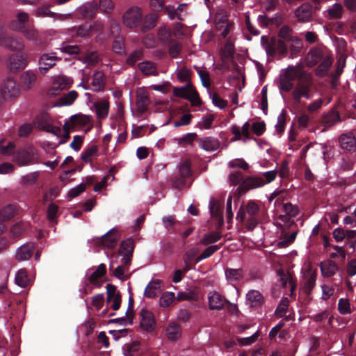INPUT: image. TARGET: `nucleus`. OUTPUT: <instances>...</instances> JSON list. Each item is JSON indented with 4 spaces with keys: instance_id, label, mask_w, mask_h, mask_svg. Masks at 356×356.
I'll return each instance as SVG.
<instances>
[{
    "instance_id": "1",
    "label": "nucleus",
    "mask_w": 356,
    "mask_h": 356,
    "mask_svg": "<svg viewBox=\"0 0 356 356\" xmlns=\"http://www.w3.org/2000/svg\"><path fill=\"white\" fill-rule=\"evenodd\" d=\"M313 84L312 75L302 71L291 90V96L293 100L297 103H300L302 98L307 100L310 99L312 97Z\"/></svg>"
},
{
    "instance_id": "2",
    "label": "nucleus",
    "mask_w": 356,
    "mask_h": 356,
    "mask_svg": "<svg viewBox=\"0 0 356 356\" xmlns=\"http://www.w3.org/2000/svg\"><path fill=\"white\" fill-rule=\"evenodd\" d=\"M302 72L298 66H289L284 70H282L280 74L277 83L280 91H291L294 86L293 81L299 78V75Z\"/></svg>"
},
{
    "instance_id": "3",
    "label": "nucleus",
    "mask_w": 356,
    "mask_h": 356,
    "mask_svg": "<svg viewBox=\"0 0 356 356\" xmlns=\"http://www.w3.org/2000/svg\"><path fill=\"white\" fill-rule=\"evenodd\" d=\"M261 41L263 42V47L268 55L271 56L276 55L282 56L287 51V46L281 40L274 38L268 40L264 36H262Z\"/></svg>"
},
{
    "instance_id": "4",
    "label": "nucleus",
    "mask_w": 356,
    "mask_h": 356,
    "mask_svg": "<svg viewBox=\"0 0 356 356\" xmlns=\"http://www.w3.org/2000/svg\"><path fill=\"white\" fill-rule=\"evenodd\" d=\"M143 19V14L141 9L137 6L129 8L123 15V24L129 28L138 26Z\"/></svg>"
},
{
    "instance_id": "5",
    "label": "nucleus",
    "mask_w": 356,
    "mask_h": 356,
    "mask_svg": "<svg viewBox=\"0 0 356 356\" xmlns=\"http://www.w3.org/2000/svg\"><path fill=\"white\" fill-rule=\"evenodd\" d=\"M13 161L20 166L38 162L36 152L32 147L19 150L14 156Z\"/></svg>"
},
{
    "instance_id": "6",
    "label": "nucleus",
    "mask_w": 356,
    "mask_h": 356,
    "mask_svg": "<svg viewBox=\"0 0 356 356\" xmlns=\"http://www.w3.org/2000/svg\"><path fill=\"white\" fill-rule=\"evenodd\" d=\"M31 20L30 15L28 13L19 10L15 17L8 22V27L16 32H20L29 26Z\"/></svg>"
},
{
    "instance_id": "7",
    "label": "nucleus",
    "mask_w": 356,
    "mask_h": 356,
    "mask_svg": "<svg viewBox=\"0 0 356 356\" xmlns=\"http://www.w3.org/2000/svg\"><path fill=\"white\" fill-rule=\"evenodd\" d=\"M0 45L11 51H22L25 48L22 38L6 34L0 35Z\"/></svg>"
},
{
    "instance_id": "8",
    "label": "nucleus",
    "mask_w": 356,
    "mask_h": 356,
    "mask_svg": "<svg viewBox=\"0 0 356 356\" xmlns=\"http://www.w3.org/2000/svg\"><path fill=\"white\" fill-rule=\"evenodd\" d=\"M355 235V232L353 230L343 231L341 229H335L333 231V236L337 241H342L345 237H347L349 241L346 245V251L350 253L354 252L355 241H353Z\"/></svg>"
},
{
    "instance_id": "9",
    "label": "nucleus",
    "mask_w": 356,
    "mask_h": 356,
    "mask_svg": "<svg viewBox=\"0 0 356 356\" xmlns=\"http://www.w3.org/2000/svg\"><path fill=\"white\" fill-rule=\"evenodd\" d=\"M136 103L138 113L143 114L147 111L150 104V97L145 88L143 87L137 89Z\"/></svg>"
},
{
    "instance_id": "10",
    "label": "nucleus",
    "mask_w": 356,
    "mask_h": 356,
    "mask_svg": "<svg viewBox=\"0 0 356 356\" xmlns=\"http://www.w3.org/2000/svg\"><path fill=\"white\" fill-rule=\"evenodd\" d=\"M28 63V56L25 54L11 55L8 60V67L10 71L16 72L24 69Z\"/></svg>"
},
{
    "instance_id": "11",
    "label": "nucleus",
    "mask_w": 356,
    "mask_h": 356,
    "mask_svg": "<svg viewBox=\"0 0 356 356\" xmlns=\"http://www.w3.org/2000/svg\"><path fill=\"white\" fill-rule=\"evenodd\" d=\"M59 60L60 58L56 56L54 52L42 54L38 61L39 70L42 74L47 73L49 69L56 65V61Z\"/></svg>"
},
{
    "instance_id": "12",
    "label": "nucleus",
    "mask_w": 356,
    "mask_h": 356,
    "mask_svg": "<svg viewBox=\"0 0 356 356\" xmlns=\"http://www.w3.org/2000/svg\"><path fill=\"white\" fill-rule=\"evenodd\" d=\"M140 327L148 332L153 331L155 327L154 315L146 309H142L140 312Z\"/></svg>"
},
{
    "instance_id": "13",
    "label": "nucleus",
    "mask_w": 356,
    "mask_h": 356,
    "mask_svg": "<svg viewBox=\"0 0 356 356\" xmlns=\"http://www.w3.org/2000/svg\"><path fill=\"white\" fill-rule=\"evenodd\" d=\"M92 122V119L90 115H83V114H76L69 119L68 121L65 122L64 124V128H74L76 127H83L90 125Z\"/></svg>"
},
{
    "instance_id": "14",
    "label": "nucleus",
    "mask_w": 356,
    "mask_h": 356,
    "mask_svg": "<svg viewBox=\"0 0 356 356\" xmlns=\"http://www.w3.org/2000/svg\"><path fill=\"white\" fill-rule=\"evenodd\" d=\"M265 185L264 179L259 176H251L245 179L239 186L241 191L246 192Z\"/></svg>"
},
{
    "instance_id": "15",
    "label": "nucleus",
    "mask_w": 356,
    "mask_h": 356,
    "mask_svg": "<svg viewBox=\"0 0 356 356\" xmlns=\"http://www.w3.org/2000/svg\"><path fill=\"white\" fill-rule=\"evenodd\" d=\"M209 307L211 310H221L227 302V300L219 293L211 291L208 294Z\"/></svg>"
},
{
    "instance_id": "16",
    "label": "nucleus",
    "mask_w": 356,
    "mask_h": 356,
    "mask_svg": "<svg viewBox=\"0 0 356 356\" xmlns=\"http://www.w3.org/2000/svg\"><path fill=\"white\" fill-rule=\"evenodd\" d=\"M72 83L71 78L63 75H56L51 78V89L54 91H59L70 87Z\"/></svg>"
},
{
    "instance_id": "17",
    "label": "nucleus",
    "mask_w": 356,
    "mask_h": 356,
    "mask_svg": "<svg viewBox=\"0 0 356 356\" xmlns=\"http://www.w3.org/2000/svg\"><path fill=\"white\" fill-rule=\"evenodd\" d=\"M134 251L133 241L131 239L122 242L120 248V254L122 256V262L125 264H131Z\"/></svg>"
},
{
    "instance_id": "18",
    "label": "nucleus",
    "mask_w": 356,
    "mask_h": 356,
    "mask_svg": "<svg viewBox=\"0 0 356 356\" xmlns=\"http://www.w3.org/2000/svg\"><path fill=\"white\" fill-rule=\"evenodd\" d=\"M107 301L111 303L113 310H118L120 306L121 296L115 286L108 284L107 286Z\"/></svg>"
},
{
    "instance_id": "19",
    "label": "nucleus",
    "mask_w": 356,
    "mask_h": 356,
    "mask_svg": "<svg viewBox=\"0 0 356 356\" xmlns=\"http://www.w3.org/2000/svg\"><path fill=\"white\" fill-rule=\"evenodd\" d=\"M35 251V245L33 243H27L21 245L16 251V259L18 261L28 260Z\"/></svg>"
},
{
    "instance_id": "20",
    "label": "nucleus",
    "mask_w": 356,
    "mask_h": 356,
    "mask_svg": "<svg viewBox=\"0 0 356 356\" xmlns=\"http://www.w3.org/2000/svg\"><path fill=\"white\" fill-rule=\"evenodd\" d=\"M186 6V3L179 4L177 8H175L173 6L169 5L165 7V11L170 19L172 20L177 19L179 21H182L185 16V10Z\"/></svg>"
},
{
    "instance_id": "21",
    "label": "nucleus",
    "mask_w": 356,
    "mask_h": 356,
    "mask_svg": "<svg viewBox=\"0 0 356 356\" xmlns=\"http://www.w3.org/2000/svg\"><path fill=\"white\" fill-rule=\"evenodd\" d=\"M341 147L347 152H355L356 150V139L353 132H349L341 136Z\"/></svg>"
},
{
    "instance_id": "22",
    "label": "nucleus",
    "mask_w": 356,
    "mask_h": 356,
    "mask_svg": "<svg viewBox=\"0 0 356 356\" xmlns=\"http://www.w3.org/2000/svg\"><path fill=\"white\" fill-rule=\"evenodd\" d=\"M1 90L3 97H15L19 92V87L13 79H8Z\"/></svg>"
},
{
    "instance_id": "23",
    "label": "nucleus",
    "mask_w": 356,
    "mask_h": 356,
    "mask_svg": "<svg viewBox=\"0 0 356 356\" xmlns=\"http://www.w3.org/2000/svg\"><path fill=\"white\" fill-rule=\"evenodd\" d=\"M119 238L120 235L118 232L115 229H113L102 236L100 242L104 247L113 248L115 247L116 243L119 240Z\"/></svg>"
},
{
    "instance_id": "24",
    "label": "nucleus",
    "mask_w": 356,
    "mask_h": 356,
    "mask_svg": "<svg viewBox=\"0 0 356 356\" xmlns=\"http://www.w3.org/2000/svg\"><path fill=\"white\" fill-rule=\"evenodd\" d=\"M199 146L205 151L212 152L220 147V142L213 137H206L199 140Z\"/></svg>"
},
{
    "instance_id": "25",
    "label": "nucleus",
    "mask_w": 356,
    "mask_h": 356,
    "mask_svg": "<svg viewBox=\"0 0 356 356\" xmlns=\"http://www.w3.org/2000/svg\"><path fill=\"white\" fill-rule=\"evenodd\" d=\"M91 90L95 92L102 90L106 85V78L103 72L98 71L93 74Z\"/></svg>"
},
{
    "instance_id": "26",
    "label": "nucleus",
    "mask_w": 356,
    "mask_h": 356,
    "mask_svg": "<svg viewBox=\"0 0 356 356\" xmlns=\"http://www.w3.org/2000/svg\"><path fill=\"white\" fill-rule=\"evenodd\" d=\"M165 332L168 339L170 341H177L181 335V327L179 325L175 322L170 323Z\"/></svg>"
},
{
    "instance_id": "27",
    "label": "nucleus",
    "mask_w": 356,
    "mask_h": 356,
    "mask_svg": "<svg viewBox=\"0 0 356 356\" xmlns=\"http://www.w3.org/2000/svg\"><path fill=\"white\" fill-rule=\"evenodd\" d=\"M225 273L227 280L233 284L240 282L243 277L241 268H227Z\"/></svg>"
},
{
    "instance_id": "28",
    "label": "nucleus",
    "mask_w": 356,
    "mask_h": 356,
    "mask_svg": "<svg viewBox=\"0 0 356 356\" xmlns=\"http://www.w3.org/2000/svg\"><path fill=\"white\" fill-rule=\"evenodd\" d=\"M296 16L300 22H308L312 16V7L309 4H302L296 10Z\"/></svg>"
},
{
    "instance_id": "29",
    "label": "nucleus",
    "mask_w": 356,
    "mask_h": 356,
    "mask_svg": "<svg viewBox=\"0 0 356 356\" xmlns=\"http://www.w3.org/2000/svg\"><path fill=\"white\" fill-rule=\"evenodd\" d=\"M138 68L140 72L145 76H158L159 72L157 70L155 63L151 61H143L138 64Z\"/></svg>"
},
{
    "instance_id": "30",
    "label": "nucleus",
    "mask_w": 356,
    "mask_h": 356,
    "mask_svg": "<svg viewBox=\"0 0 356 356\" xmlns=\"http://www.w3.org/2000/svg\"><path fill=\"white\" fill-rule=\"evenodd\" d=\"M36 74L32 70H27L21 75V82L24 88L29 89L36 82Z\"/></svg>"
},
{
    "instance_id": "31",
    "label": "nucleus",
    "mask_w": 356,
    "mask_h": 356,
    "mask_svg": "<svg viewBox=\"0 0 356 356\" xmlns=\"http://www.w3.org/2000/svg\"><path fill=\"white\" fill-rule=\"evenodd\" d=\"M161 290V281L155 280L150 282L145 289V296L148 298H154Z\"/></svg>"
},
{
    "instance_id": "32",
    "label": "nucleus",
    "mask_w": 356,
    "mask_h": 356,
    "mask_svg": "<svg viewBox=\"0 0 356 356\" xmlns=\"http://www.w3.org/2000/svg\"><path fill=\"white\" fill-rule=\"evenodd\" d=\"M227 12L224 10H218L214 18L216 29L220 31L225 24L229 23Z\"/></svg>"
},
{
    "instance_id": "33",
    "label": "nucleus",
    "mask_w": 356,
    "mask_h": 356,
    "mask_svg": "<svg viewBox=\"0 0 356 356\" xmlns=\"http://www.w3.org/2000/svg\"><path fill=\"white\" fill-rule=\"evenodd\" d=\"M246 300L251 307H257L261 304L263 296L259 291L251 290L246 294Z\"/></svg>"
},
{
    "instance_id": "34",
    "label": "nucleus",
    "mask_w": 356,
    "mask_h": 356,
    "mask_svg": "<svg viewBox=\"0 0 356 356\" xmlns=\"http://www.w3.org/2000/svg\"><path fill=\"white\" fill-rule=\"evenodd\" d=\"M337 270V266L332 261L327 260L321 264V270L324 277L332 276Z\"/></svg>"
},
{
    "instance_id": "35",
    "label": "nucleus",
    "mask_w": 356,
    "mask_h": 356,
    "mask_svg": "<svg viewBox=\"0 0 356 356\" xmlns=\"http://www.w3.org/2000/svg\"><path fill=\"white\" fill-rule=\"evenodd\" d=\"M92 31V26L88 24L73 27L71 30L72 36L83 38L88 35Z\"/></svg>"
},
{
    "instance_id": "36",
    "label": "nucleus",
    "mask_w": 356,
    "mask_h": 356,
    "mask_svg": "<svg viewBox=\"0 0 356 356\" xmlns=\"http://www.w3.org/2000/svg\"><path fill=\"white\" fill-rule=\"evenodd\" d=\"M95 107L99 118H105L108 115L109 102L107 100H100L95 103Z\"/></svg>"
},
{
    "instance_id": "37",
    "label": "nucleus",
    "mask_w": 356,
    "mask_h": 356,
    "mask_svg": "<svg viewBox=\"0 0 356 356\" xmlns=\"http://www.w3.org/2000/svg\"><path fill=\"white\" fill-rule=\"evenodd\" d=\"M194 89L191 83H188L184 86L175 88L173 93L177 97L187 99Z\"/></svg>"
},
{
    "instance_id": "38",
    "label": "nucleus",
    "mask_w": 356,
    "mask_h": 356,
    "mask_svg": "<svg viewBox=\"0 0 356 356\" xmlns=\"http://www.w3.org/2000/svg\"><path fill=\"white\" fill-rule=\"evenodd\" d=\"M106 273V266L104 264L98 266L97 268L90 275L89 281L95 286H99L98 279L102 277Z\"/></svg>"
},
{
    "instance_id": "39",
    "label": "nucleus",
    "mask_w": 356,
    "mask_h": 356,
    "mask_svg": "<svg viewBox=\"0 0 356 356\" xmlns=\"http://www.w3.org/2000/svg\"><path fill=\"white\" fill-rule=\"evenodd\" d=\"M325 13L330 18L339 19L342 16L343 7L340 3H334L332 6L328 8Z\"/></svg>"
},
{
    "instance_id": "40",
    "label": "nucleus",
    "mask_w": 356,
    "mask_h": 356,
    "mask_svg": "<svg viewBox=\"0 0 356 356\" xmlns=\"http://www.w3.org/2000/svg\"><path fill=\"white\" fill-rule=\"evenodd\" d=\"M133 305H134L133 300L131 299V298H130L129 302V307H128L127 311L126 312V318L125 317L118 318L113 319L111 321L113 323L118 322V323H120L121 325H125L127 323V320H129L130 321V323H131L132 318H133Z\"/></svg>"
},
{
    "instance_id": "41",
    "label": "nucleus",
    "mask_w": 356,
    "mask_h": 356,
    "mask_svg": "<svg viewBox=\"0 0 356 356\" xmlns=\"http://www.w3.org/2000/svg\"><path fill=\"white\" fill-rule=\"evenodd\" d=\"M175 300V295L173 292L166 291L163 293L159 299V305L163 308L168 307Z\"/></svg>"
},
{
    "instance_id": "42",
    "label": "nucleus",
    "mask_w": 356,
    "mask_h": 356,
    "mask_svg": "<svg viewBox=\"0 0 356 356\" xmlns=\"http://www.w3.org/2000/svg\"><path fill=\"white\" fill-rule=\"evenodd\" d=\"M209 209L212 217L216 218L220 224L222 222V216L220 211V205L218 202L212 200L209 204Z\"/></svg>"
},
{
    "instance_id": "43",
    "label": "nucleus",
    "mask_w": 356,
    "mask_h": 356,
    "mask_svg": "<svg viewBox=\"0 0 356 356\" xmlns=\"http://www.w3.org/2000/svg\"><path fill=\"white\" fill-rule=\"evenodd\" d=\"M130 264H125L122 262V264L118 266L114 270L113 275L121 280L127 279V273L129 271Z\"/></svg>"
},
{
    "instance_id": "44",
    "label": "nucleus",
    "mask_w": 356,
    "mask_h": 356,
    "mask_svg": "<svg viewBox=\"0 0 356 356\" xmlns=\"http://www.w3.org/2000/svg\"><path fill=\"white\" fill-rule=\"evenodd\" d=\"M176 75L180 82L190 83L191 71L186 67L183 66L180 69H177Z\"/></svg>"
},
{
    "instance_id": "45",
    "label": "nucleus",
    "mask_w": 356,
    "mask_h": 356,
    "mask_svg": "<svg viewBox=\"0 0 356 356\" xmlns=\"http://www.w3.org/2000/svg\"><path fill=\"white\" fill-rule=\"evenodd\" d=\"M198 250L197 248H192L187 251L184 255V261L185 263V266L183 268L184 272H187L191 268V262L197 254Z\"/></svg>"
},
{
    "instance_id": "46",
    "label": "nucleus",
    "mask_w": 356,
    "mask_h": 356,
    "mask_svg": "<svg viewBox=\"0 0 356 356\" xmlns=\"http://www.w3.org/2000/svg\"><path fill=\"white\" fill-rule=\"evenodd\" d=\"M340 121V117L337 112L330 111L323 118V122L325 127H331Z\"/></svg>"
},
{
    "instance_id": "47",
    "label": "nucleus",
    "mask_w": 356,
    "mask_h": 356,
    "mask_svg": "<svg viewBox=\"0 0 356 356\" xmlns=\"http://www.w3.org/2000/svg\"><path fill=\"white\" fill-rule=\"evenodd\" d=\"M20 33H22L28 40L35 41V42L38 40V31L33 26H29L23 31H21Z\"/></svg>"
},
{
    "instance_id": "48",
    "label": "nucleus",
    "mask_w": 356,
    "mask_h": 356,
    "mask_svg": "<svg viewBox=\"0 0 356 356\" xmlns=\"http://www.w3.org/2000/svg\"><path fill=\"white\" fill-rule=\"evenodd\" d=\"M316 274L309 272L305 275V282L304 286V291L307 293H309L314 288L316 282Z\"/></svg>"
},
{
    "instance_id": "49",
    "label": "nucleus",
    "mask_w": 356,
    "mask_h": 356,
    "mask_svg": "<svg viewBox=\"0 0 356 356\" xmlns=\"http://www.w3.org/2000/svg\"><path fill=\"white\" fill-rule=\"evenodd\" d=\"M15 282L21 287H26L29 283L27 273L24 269L19 270L15 275Z\"/></svg>"
},
{
    "instance_id": "50",
    "label": "nucleus",
    "mask_w": 356,
    "mask_h": 356,
    "mask_svg": "<svg viewBox=\"0 0 356 356\" xmlns=\"http://www.w3.org/2000/svg\"><path fill=\"white\" fill-rule=\"evenodd\" d=\"M76 98L77 92L75 90H72L60 98L59 104L60 106L71 105Z\"/></svg>"
},
{
    "instance_id": "51",
    "label": "nucleus",
    "mask_w": 356,
    "mask_h": 356,
    "mask_svg": "<svg viewBox=\"0 0 356 356\" xmlns=\"http://www.w3.org/2000/svg\"><path fill=\"white\" fill-rule=\"evenodd\" d=\"M332 65V60L329 57L323 59L322 63L318 65L316 70V73L318 76H323L327 72L330 65Z\"/></svg>"
},
{
    "instance_id": "52",
    "label": "nucleus",
    "mask_w": 356,
    "mask_h": 356,
    "mask_svg": "<svg viewBox=\"0 0 356 356\" xmlns=\"http://www.w3.org/2000/svg\"><path fill=\"white\" fill-rule=\"evenodd\" d=\"M15 213V207L8 205L0 211V220L6 221L12 218Z\"/></svg>"
},
{
    "instance_id": "53",
    "label": "nucleus",
    "mask_w": 356,
    "mask_h": 356,
    "mask_svg": "<svg viewBox=\"0 0 356 356\" xmlns=\"http://www.w3.org/2000/svg\"><path fill=\"white\" fill-rule=\"evenodd\" d=\"M322 58L321 52L319 50L311 51L306 57L307 63L313 66L318 63Z\"/></svg>"
},
{
    "instance_id": "54",
    "label": "nucleus",
    "mask_w": 356,
    "mask_h": 356,
    "mask_svg": "<svg viewBox=\"0 0 356 356\" xmlns=\"http://www.w3.org/2000/svg\"><path fill=\"white\" fill-rule=\"evenodd\" d=\"M97 153L98 147L95 145H92L82 152L81 159L83 161L88 163L90 161L92 157L97 155Z\"/></svg>"
},
{
    "instance_id": "55",
    "label": "nucleus",
    "mask_w": 356,
    "mask_h": 356,
    "mask_svg": "<svg viewBox=\"0 0 356 356\" xmlns=\"http://www.w3.org/2000/svg\"><path fill=\"white\" fill-rule=\"evenodd\" d=\"M40 176L39 172H33L24 175L21 178V184L23 185H32L36 182Z\"/></svg>"
},
{
    "instance_id": "56",
    "label": "nucleus",
    "mask_w": 356,
    "mask_h": 356,
    "mask_svg": "<svg viewBox=\"0 0 356 356\" xmlns=\"http://www.w3.org/2000/svg\"><path fill=\"white\" fill-rule=\"evenodd\" d=\"M192 171L191 169V163L188 160L183 161L179 166V175L182 178L191 176Z\"/></svg>"
},
{
    "instance_id": "57",
    "label": "nucleus",
    "mask_w": 356,
    "mask_h": 356,
    "mask_svg": "<svg viewBox=\"0 0 356 356\" xmlns=\"http://www.w3.org/2000/svg\"><path fill=\"white\" fill-rule=\"evenodd\" d=\"M35 15L38 17H54L56 13L49 10L47 6H42L38 8L34 13Z\"/></svg>"
},
{
    "instance_id": "58",
    "label": "nucleus",
    "mask_w": 356,
    "mask_h": 356,
    "mask_svg": "<svg viewBox=\"0 0 356 356\" xmlns=\"http://www.w3.org/2000/svg\"><path fill=\"white\" fill-rule=\"evenodd\" d=\"M285 124H286V114L284 111H282L277 116V123L275 124V130L277 134H281L284 132Z\"/></svg>"
},
{
    "instance_id": "59",
    "label": "nucleus",
    "mask_w": 356,
    "mask_h": 356,
    "mask_svg": "<svg viewBox=\"0 0 356 356\" xmlns=\"http://www.w3.org/2000/svg\"><path fill=\"white\" fill-rule=\"evenodd\" d=\"M220 238L221 235L218 232H214L205 235L202 239L201 243L204 245H208L217 242Z\"/></svg>"
},
{
    "instance_id": "60",
    "label": "nucleus",
    "mask_w": 356,
    "mask_h": 356,
    "mask_svg": "<svg viewBox=\"0 0 356 356\" xmlns=\"http://www.w3.org/2000/svg\"><path fill=\"white\" fill-rule=\"evenodd\" d=\"M139 348V344L136 342L127 343L124 346V356H135V353Z\"/></svg>"
},
{
    "instance_id": "61",
    "label": "nucleus",
    "mask_w": 356,
    "mask_h": 356,
    "mask_svg": "<svg viewBox=\"0 0 356 356\" xmlns=\"http://www.w3.org/2000/svg\"><path fill=\"white\" fill-rule=\"evenodd\" d=\"M158 36L162 42H168L170 41L171 31L169 28L164 26L161 28L158 31Z\"/></svg>"
},
{
    "instance_id": "62",
    "label": "nucleus",
    "mask_w": 356,
    "mask_h": 356,
    "mask_svg": "<svg viewBox=\"0 0 356 356\" xmlns=\"http://www.w3.org/2000/svg\"><path fill=\"white\" fill-rule=\"evenodd\" d=\"M296 236H297V232H293L291 234H290L289 235H286V234L284 235L283 236L282 241H280L278 243V246L280 248L287 247L288 245L291 244L295 241Z\"/></svg>"
},
{
    "instance_id": "63",
    "label": "nucleus",
    "mask_w": 356,
    "mask_h": 356,
    "mask_svg": "<svg viewBox=\"0 0 356 356\" xmlns=\"http://www.w3.org/2000/svg\"><path fill=\"white\" fill-rule=\"evenodd\" d=\"M288 306H289L288 298H282L275 310V314L278 317H282L286 314Z\"/></svg>"
},
{
    "instance_id": "64",
    "label": "nucleus",
    "mask_w": 356,
    "mask_h": 356,
    "mask_svg": "<svg viewBox=\"0 0 356 356\" xmlns=\"http://www.w3.org/2000/svg\"><path fill=\"white\" fill-rule=\"evenodd\" d=\"M338 309L341 314H347L350 313V305L348 299L341 298L339 300Z\"/></svg>"
}]
</instances>
